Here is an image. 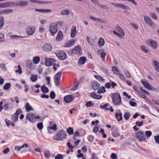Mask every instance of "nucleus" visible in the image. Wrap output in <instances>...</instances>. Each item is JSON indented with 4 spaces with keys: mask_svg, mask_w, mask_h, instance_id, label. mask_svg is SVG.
<instances>
[{
    "mask_svg": "<svg viewBox=\"0 0 159 159\" xmlns=\"http://www.w3.org/2000/svg\"><path fill=\"white\" fill-rule=\"evenodd\" d=\"M112 102L116 106L120 105L122 104L121 96L119 93L111 94Z\"/></svg>",
    "mask_w": 159,
    "mask_h": 159,
    "instance_id": "f257e3e1",
    "label": "nucleus"
},
{
    "mask_svg": "<svg viewBox=\"0 0 159 159\" xmlns=\"http://www.w3.org/2000/svg\"><path fill=\"white\" fill-rule=\"evenodd\" d=\"M67 134L63 130L58 131L54 136L55 140L60 141L66 138Z\"/></svg>",
    "mask_w": 159,
    "mask_h": 159,
    "instance_id": "f03ea898",
    "label": "nucleus"
},
{
    "mask_svg": "<svg viewBox=\"0 0 159 159\" xmlns=\"http://www.w3.org/2000/svg\"><path fill=\"white\" fill-rule=\"evenodd\" d=\"M116 30L118 33L115 30H113V32L114 34L117 37L120 38H122L125 36V34L124 32L120 26H116Z\"/></svg>",
    "mask_w": 159,
    "mask_h": 159,
    "instance_id": "7ed1b4c3",
    "label": "nucleus"
},
{
    "mask_svg": "<svg viewBox=\"0 0 159 159\" xmlns=\"http://www.w3.org/2000/svg\"><path fill=\"white\" fill-rule=\"evenodd\" d=\"M40 118L39 116H36L35 114L32 112L29 113L26 116V119L32 123L36 122V119H39Z\"/></svg>",
    "mask_w": 159,
    "mask_h": 159,
    "instance_id": "20e7f679",
    "label": "nucleus"
},
{
    "mask_svg": "<svg viewBox=\"0 0 159 159\" xmlns=\"http://www.w3.org/2000/svg\"><path fill=\"white\" fill-rule=\"evenodd\" d=\"M146 43L153 49H156L158 47V44L156 40H153L152 39H148L146 41Z\"/></svg>",
    "mask_w": 159,
    "mask_h": 159,
    "instance_id": "39448f33",
    "label": "nucleus"
},
{
    "mask_svg": "<svg viewBox=\"0 0 159 159\" xmlns=\"http://www.w3.org/2000/svg\"><path fill=\"white\" fill-rule=\"evenodd\" d=\"M55 53L60 60H64L66 57V54L63 51H57Z\"/></svg>",
    "mask_w": 159,
    "mask_h": 159,
    "instance_id": "423d86ee",
    "label": "nucleus"
},
{
    "mask_svg": "<svg viewBox=\"0 0 159 159\" xmlns=\"http://www.w3.org/2000/svg\"><path fill=\"white\" fill-rule=\"evenodd\" d=\"M62 75V72H59L55 75L54 77V81L56 86L59 85L61 80V77Z\"/></svg>",
    "mask_w": 159,
    "mask_h": 159,
    "instance_id": "0eeeda50",
    "label": "nucleus"
},
{
    "mask_svg": "<svg viewBox=\"0 0 159 159\" xmlns=\"http://www.w3.org/2000/svg\"><path fill=\"white\" fill-rule=\"evenodd\" d=\"M136 138L141 142L145 141L146 140V137L145 134L143 131H139L136 134Z\"/></svg>",
    "mask_w": 159,
    "mask_h": 159,
    "instance_id": "6e6552de",
    "label": "nucleus"
},
{
    "mask_svg": "<svg viewBox=\"0 0 159 159\" xmlns=\"http://www.w3.org/2000/svg\"><path fill=\"white\" fill-rule=\"evenodd\" d=\"M143 17L144 20L148 25L152 27H155V23L152 21L149 16H145Z\"/></svg>",
    "mask_w": 159,
    "mask_h": 159,
    "instance_id": "1a4fd4ad",
    "label": "nucleus"
},
{
    "mask_svg": "<svg viewBox=\"0 0 159 159\" xmlns=\"http://www.w3.org/2000/svg\"><path fill=\"white\" fill-rule=\"evenodd\" d=\"M49 29L50 32L53 36L57 33L58 30V28L57 26V25L53 23H52L50 25Z\"/></svg>",
    "mask_w": 159,
    "mask_h": 159,
    "instance_id": "9d476101",
    "label": "nucleus"
},
{
    "mask_svg": "<svg viewBox=\"0 0 159 159\" xmlns=\"http://www.w3.org/2000/svg\"><path fill=\"white\" fill-rule=\"evenodd\" d=\"M141 82L147 89L150 90H152L153 89V87L148 83L146 80L144 79H141Z\"/></svg>",
    "mask_w": 159,
    "mask_h": 159,
    "instance_id": "9b49d317",
    "label": "nucleus"
},
{
    "mask_svg": "<svg viewBox=\"0 0 159 159\" xmlns=\"http://www.w3.org/2000/svg\"><path fill=\"white\" fill-rule=\"evenodd\" d=\"M141 82L147 89L150 90H152L153 89V87L148 83L146 80L144 79H141Z\"/></svg>",
    "mask_w": 159,
    "mask_h": 159,
    "instance_id": "f8f14e48",
    "label": "nucleus"
},
{
    "mask_svg": "<svg viewBox=\"0 0 159 159\" xmlns=\"http://www.w3.org/2000/svg\"><path fill=\"white\" fill-rule=\"evenodd\" d=\"M141 82L147 89L150 90H152L153 89V87L148 83L146 80L144 79H141Z\"/></svg>",
    "mask_w": 159,
    "mask_h": 159,
    "instance_id": "ddd939ff",
    "label": "nucleus"
},
{
    "mask_svg": "<svg viewBox=\"0 0 159 159\" xmlns=\"http://www.w3.org/2000/svg\"><path fill=\"white\" fill-rule=\"evenodd\" d=\"M141 82L147 89L150 90H152L153 89V87L148 83L146 80L144 79H141Z\"/></svg>",
    "mask_w": 159,
    "mask_h": 159,
    "instance_id": "4468645a",
    "label": "nucleus"
},
{
    "mask_svg": "<svg viewBox=\"0 0 159 159\" xmlns=\"http://www.w3.org/2000/svg\"><path fill=\"white\" fill-rule=\"evenodd\" d=\"M111 3L116 7H120L123 9L129 10L130 9V8L128 6L124 4L112 2H111Z\"/></svg>",
    "mask_w": 159,
    "mask_h": 159,
    "instance_id": "2eb2a0df",
    "label": "nucleus"
},
{
    "mask_svg": "<svg viewBox=\"0 0 159 159\" xmlns=\"http://www.w3.org/2000/svg\"><path fill=\"white\" fill-rule=\"evenodd\" d=\"M35 30V27L32 26H29L26 28V33L29 35H32L34 33Z\"/></svg>",
    "mask_w": 159,
    "mask_h": 159,
    "instance_id": "dca6fc26",
    "label": "nucleus"
},
{
    "mask_svg": "<svg viewBox=\"0 0 159 159\" xmlns=\"http://www.w3.org/2000/svg\"><path fill=\"white\" fill-rule=\"evenodd\" d=\"M45 65L48 66L52 65L55 62V60L52 58H45Z\"/></svg>",
    "mask_w": 159,
    "mask_h": 159,
    "instance_id": "f3484780",
    "label": "nucleus"
},
{
    "mask_svg": "<svg viewBox=\"0 0 159 159\" xmlns=\"http://www.w3.org/2000/svg\"><path fill=\"white\" fill-rule=\"evenodd\" d=\"M43 50L46 52H50L52 49V46L48 43L45 44L42 47Z\"/></svg>",
    "mask_w": 159,
    "mask_h": 159,
    "instance_id": "a211bd4d",
    "label": "nucleus"
},
{
    "mask_svg": "<svg viewBox=\"0 0 159 159\" xmlns=\"http://www.w3.org/2000/svg\"><path fill=\"white\" fill-rule=\"evenodd\" d=\"M82 49L79 45L76 46L72 50L73 53L80 55L82 53Z\"/></svg>",
    "mask_w": 159,
    "mask_h": 159,
    "instance_id": "6ab92c4d",
    "label": "nucleus"
},
{
    "mask_svg": "<svg viewBox=\"0 0 159 159\" xmlns=\"http://www.w3.org/2000/svg\"><path fill=\"white\" fill-rule=\"evenodd\" d=\"M57 129V125L56 124L53 123L52 124H51L49 125L48 128V132L49 133H52L51 130H53L55 131H56Z\"/></svg>",
    "mask_w": 159,
    "mask_h": 159,
    "instance_id": "aec40b11",
    "label": "nucleus"
},
{
    "mask_svg": "<svg viewBox=\"0 0 159 159\" xmlns=\"http://www.w3.org/2000/svg\"><path fill=\"white\" fill-rule=\"evenodd\" d=\"M76 26L75 25H73L71 28V38H75L77 33L76 30Z\"/></svg>",
    "mask_w": 159,
    "mask_h": 159,
    "instance_id": "412c9836",
    "label": "nucleus"
},
{
    "mask_svg": "<svg viewBox=\"0 0 159 159\" xmlns=\"http://www.w3.org/2000/svg\"><path fill=\"white\" fill-rule=\"evenodd\" d=\"M6 7H14L18 6V2H5Z\"/></svg>",
    "mask_w": 159,
    "mask_h": 159,
    "instance_id": "4be33fe9",
    "label": "nucleus"
},
{
    "mask_svg": "<svg viewBox=\"0 0 159 159\" xmlns=\"http://www.w3.org/2000/svg\"><path fill=\"white\" fill-rule=\"evenodd\" d=\"M89 18L93 21H97L100 23H105V21L101 18H99L97 17H93L92 16H91L89 17Z\"/></svg>",
    "mask_w": 159,
    "mask_h": 159,
    "instance_id": "5701e85b",
    "label": "nucleus"
},
{
    "mask_svg": "<svg viewBox=\"0 0 159 159\" xmlns=\"http://www.w3.org/2000/svg\"><path fill=\"white\" fill-rule=\"evenodd\" d=\"M73 98L71 95H67L65 96L64 98V101L67 103H70L72 101Z\"/></svg>",
    "mask_w": 159,
    "mask_h": 159,
    "instance_id": "b1692460",
    "label": "nucleus"
},
{
    "mask_svg": "<svg viewBox=\"0 0 159 159\" xmlns=\"http://www.w3.org/2000/svg\"><path fill=\"white\" fill-rule=\"evenodd\" d=\"M153 65L155 70L157 72H159V63L156 60L154 61H153Z\"/></svg>",
    "mask_w": 159,
    "mask_h": 159,
    "instance_id": "393cba45",
    "label": "nucleus"
},
{
    "mask_svg": "<svg viewBox=\"0 0 159 159\" xmlns=\"http://www.w3.org/2000/svg\"><path fill=\"white\" fill-rule=\"evenodd\" d=\"M87 59L85 57H81L78 61V63L80 65H82L84 64L86 61Z\"/></svg>",
    "mask_w": 159,
    "mask_h": 159,
    "instance_id": "a878e982",
    "label": "nucleus"
},
{
    "mask_svg": "<svg viewBox=\"0 0 159 159\" xmlns=\"http://www.w3.org/2000/svg\"><path fill=\"white\" fill-rule=\"evenodd\" d=\"M29 145L28 144L25 143L24 144L22 145L21 146H16L15 147V149L17 151H19L21 150V149L25 147L28 148Z\"/></svg>",
    "mask_w": 159,
    "mask_h": 159,
    "instance_id": "bb28decb",
    "label": "nucleus"
},
{
    "mask_svg": "<svg viewBox=\"0 0 159 159\" xmlns=\"http://www.w3.org/2000/svg\"><path fill=\"white\" fill-rule=\"evenodd\" d=\"M25 108L26 111L27 112H29L31 111H33V109L32 107L28 102L26 103L25 105Z\"/></svg>",
    "mask_w": 159,
    "mask_h": 159,
    "instance_id": "cd10ccee",
    "label": "nucleus"
},
{
    "mask_svg": "<svg viewBox=\"0 0 159 159\" xmlns=\"http://www.w3.org/2000/svg\"><path fill=\"white\" fill-rule=\"evenodd\" d=\"M75 42V40H74L69 41L65 43L64 47H70L74 45Z\"/></svg>",
    "mask_w": 159,
    "mask_h": 159,
    "instance_id": "c85d7f7f",
    "label": "nucleus"
},
{
    "mask_svg": "<svg viewBox=\"0 0 159 159\" xmlns=\"http://www.w3.org/2000/svg\"><path fill=\"white\" fill-rule=\"evenodd\" d=\"M63 38V33L61 31H59L58 33L56 39L57 41H60L62 40Z\"/></svg>",
    "mask_w": 159,
    "mask_h": 159,
    "instance_id": "c756f323",
    "label": "nucleus"
},
{
    "mask_svg": "<svg viewBox=\"0 0 159 159\" xmlns=\"http://www.w3.org/2000/svg\"><path fill=\"white\" fill-rule=\"evenodd\" d=\"M112 135L114 137H117L120 135V133L117 129H116L113 131Z\"/></svg>",
    "mask_w": 159,
    "mask_h": 159,
    "instance_id": "7c9ffc66",
    "label": "nucleus"
},
{
    "mask_svg": "<svg viewBox=\"0 0 159 159\" xmlns=\"http://www.w3.org/2000/svg\"><path fill=\"white\" fill-rule=\"evenodd\" d=\"M91 96L92 98L97 99H100L102 98V96L97 95L94 93L91 94Z\"/></svg>",
    "mask_w": 159,
    "mask_h": 159,
    "instance_id": "2f4dec72",
    "label": "nucleus"
},
{
    "mask_svg": "<svg viewBox=\"0 0 159 159\" xmlns=\"http://www.w3.org/2000/svg\"><path fill=\"white\" fill-rule=\"evenodd\" d=\"M100 52H101L100 55L103 61H104L105 57L106 55V53L104 52L103 50V49L99 50L98 51V53Z\"/></svg>",
    "mask_w": 159,
    "mask_h": 159,
    "instance_id": "473e14b6",
    "label": "nucleus"
},
{
    "mask_svg": "<svg viewBox=\"0 0 159 159\" xmlns=\"http://www.w3.org/2000/svg\"><path fill=\"white\" fill-rule=\"evenodd\" d=\"M18 2V6L20 7H24L28 5V3L27 1H20Z\"/></svg>",
    "mask_w": 159,
    "mask_h": 159,
    "instance_id": "72a5a7b5",
    "label": "nucleus"
},
{
    "mask_svg": "<svg viewBox=\"0 0 159 159\" xmlns=\"http://www.w3.org/2000/svg\"><path fill=\"white\" fill-rule=\"evenodd\" d=\"M115 117L118 121H120L122 119V114L121 113H116L115 114Z\"/></svg>",
    "mask_w": 159,
    "mask_h": 159,
    "instance_id": "f704fd0d",
    "label": "nucleus"
},
{
    "mask_svg": "<svg viewBox=\"0 0 159 159\" xmlns=\"http://www.w3.org/2000/svg\"><path fill=\"white\" fill-rule=\"evenodd\" d=\"M99 84L97 82H94L93 83L92 87L94 90H96L99 88Z\"/></svg>",
    "mask_w": 159,
    "mask_h": 159,
    "instance_id": "c9c22d12",
    "label": "nucleus"
},
{
    "mask_svg": "<svg viewBox=\"0 0 159 159\" xmlns=\"http://www.w3.org/2000/svg\"><path fill=\"white\" fill-rule=\"evenodd\" d=\"M35 11L44 13H48L51 12L52 11V10L50 9H35Z\"/></svg>",
    "mask_w": 159,
    "mask_h": 159,
    "instance_id": "e433bc0d",
    "label": "nucleus"
},
{
    "mask_svg": "<svg viewBox=\"0 0 159 159\" xmlns=\"http://www.w3.org/2000/svg\"><path fill=\"white\" fill-rule=\"evenodd\" d=\"M4 19L2 16H0V29H2L4 24Z\"/></svg>",
    "mask_w": 159,
    "mask_h": 159,
    "instance_id": "4c0bfd02",
    "label": "nucleus"
},
{
    "mask_svg": "<svg viewBox=\"0 0 159 159\" xmlns=\"http://www.w3.org/2000/svg\"><path fill=\"white\" fill-rule=\"evenodd\" d=\"M41 90L43 93H47L49 91L48 89L44 86H42L41 87Z\"/></svg>",
    "mask_w": 159,
    "mask_h": 159,
    "instance_id": "58836bf2",
    "label": "nucleus"
},
{
    "mask_svg": "<svg viewBox=\"0 0 159 159\" xmlns=\"http://www.w3.org/2000/svg\"><path fill=\"white\" fill-rule=\"evenodd\" d=\"M70 13V11L68 9L63 10L61 11V14L62 15H67Z\"/></svg>",
    "mask_w": 159,
    "mask_h": 159,
    "instance_id": "ea45409f",
    "label": "nucleus"
},
{
    "mask_svg": "<svg viewBox=\"0 0 159 159\" xmlns=\"http://www.w3.org/2000/svg\"><path fill=\"white\" fill-rule=\"evenodd\" d=\"M112 70L113 71V73L115 74L118 75L119 73V71L117 69V68L116 66H113L112 67Z\"/></svg>",
    "mask_w": 159,
    "mask_h": 159,
    "instance_id": "a19ab883",
    "label": "nucleus"
},
{
    "mask_svg": "<svg viewBox=\"0 0 159 159\" xmlns=\"http://www.w3.org/2000/svg\"><path fill=\"white\" fill-rule=\"evenodd\" d=\"M98 43L100 46H102L104 45L105 40L103 38H100L98 41Z\"/></svg>",
    "mask_w": 159,
    "mask_h": 159,
    "instance_id": "79ce46f5",
    "label": "nucleus"
},
{
    "mask_svg": "<svg viewBox=\"0 0 159 159\" xmlns=\"http://www.w3.org/2000/svg\"><path fill=\"white\" fill-rule=\"evenodd\" d=\"M40 60V58L39 56L35 57H34L33 59V62L36 64H38Z\"/></svg>",
    "mask_w": 159,
    "mask_h": 159,
    "instance_id": "37998d69",
    "label": "nucleus"
},
{
    "mask_svg": "<svg viewBox=\"0 0 159 159\" xmlns=\"http://www.w3.org/2000/svg\"><path fill=\"white\" fill-rule=\"evenodd\" d=\"M18 116L15 113H14L11 116V119L15 122H16L18 120Z\"/></svg>",
    "mask_w": 159,
    "mask_h": 159,
    "instance_id": "c03bdc74",
    "label": "nucleus"
},
{
    "mask_svg": "<svg viewBox=\"0 0 159 159\" xmlns=\"http://www.w3.org/2000/svg\"><path fill=\"white\" fill-rule=\"evenodd\" d=\"M106 92L105 88L103 86L100 87L99 89L98 90V92L99 93H104Z\"/></svg>",
    "mask_w": 159,
    "mask_h": 159,
    "instance_id": "a18cd8bd",
    "label": "nucleus"
},
{
    "mask_svg": "<svg viewBox=\"0 0 159 159\" xmlns=\"http://www.w3.org/2000/svg\"><path fill=\"white\" fill-rule=\"evenodd\" d=\"M31 80L33 82H35L38 79L37 75H32L30 77Z\"/></svg>",
    "mask_w": 159,
    "mask_h": 159,
    "instance_id": "49530a36",
    "label": "nucleus"
},
{
    "mask_svg": "<svg viewBox=\"0 0 159 159\" xmlns=\"http://www.w3.org/2000/svg\"><path fill=\"white\" fill-rule=\"evenodd\" d=\"M130 116V114L129 112H126L124 114V117L125 120H127L129 119Z\"/></svg>",
    "mask_w": 159,
    "mask_h": 159,
    "instance_id": "de8ad7c7",
    "label": "nucleus"
},
{
    "mask_svg": "<svg viewBox=\"0 0 159 159\" xmlns=\"http://www.w3.org/2000/svg\"><path fill=\"white\" fill-rule=\"evenodd\" d=\"M30 1L32 2L37 3L41 4L48 3V2L39 1L38 0H30Z\"/></svg>",
    "mask_w": 159,
    "mask_h": 159,
    "instance_id": "09e8293b",
    "label": "nucleus"
},
{
    "mask_svg": "<svg viewBox=\"0 0 159 159\" xmlns=\"http://www.w3.org/2000/svg\"><path fill=\"white\" fill-rule=\"evenodd\" d=\"M67 132L70 135L74 133V130L72 127H69L67 129Z\"/></svg>",
    "mask_w": 159,
    "mask_h": 159,
    "instance_id": "8fccbe9b",
    "label": "nucleus"
},
{
    "mask_svg": "<svg viewBox=\"0 0 159 159\" xmlns=\"http://www.w3.org/2000/svg\"><path fill=\"white\" fill-rule=\"evenodd\" d=\"M94 77L100 82H103L104 80L103 78L100 76L95 75Z\"/></svg>",
    "mask_w": 159,
    "mask_h": 159,
    "instance_id": "3c124183",
    "label": "nucleus"
},
{
    "mask_svg": "<svg viewBox=\"0 0 159 159\" xmlns=\"http://www.w3.org/2000/svg\"><path fill=\"white\" fill-rule=\"evenodd\" d=\"M142 98L145 99L146 98V96L144 93L141 91H139L138 93Z\"/></svg>",
    "mask_w": 159,
    "mask_h": 159,
    "instance_id": "603ef678",
    "label": "nucleus"
},
{
    "mask_svg": "<svg viewBox=\"0 0 159 159\" xmlns=\"http://www.w3.org/2000/svg\"><path fill=\"white\" fill-rule=\"evenodd\" d=\"M44 155L46 158H49L50 156V152L49 151H46L44 152Z\"/></svg>",
    "mask_w": 159,
    "mask_h": 159,
    "instance_id": "864d4df0",
    "label": "nucleus"
},
{
    "mask_svg": "<svg viewBox=\"0 0 159 159\" xmlns=\"http://www.w3.org/2000/svg\"><path fill=\"white\" fill-rule=\"evenodd\" d=\"M124 72L125 74V75L126 77L127 78H130L131 77V75L129 72L127 70H124Z\"/></svg>",
    "mask_w": 159,
    "mask_h": 159,
    "instance_id": "5fc2aeb1",
    "label": "nucleus"
},
{
    "mask_svg": "<svg viewBox=\"0 0 159 159\" xmlns=\"http://www.w3.org/2000/svg\"><path fill=\"white\" fill-rule=\"evenodd\" d=\"M11 86V84L10 83H6L3 87V89H9Z\"/></svg>",
    "mask_w": 159,
    "mask_h": 159,
    "instance_id": "6e6d98bb",
    "label": "nucleus"
},
{
    "mask_svg": "<svg viewBox=\"0 0 159 159\" xmlns=\"http://www.w3.org/2000/svg\"><path fill=\"white\" fill-rule=\"evenodd\" d=\"M88 140L91 142H93L94 140V136L92 135H89L88 137Z\"/></svg>",
    "mask_w": 159,
    "mask_h": 159,
    "instance_id": "4d7b16f0",
    "label": "nucleus"
},
{
    "mask_svg": "<svg viewBox=\"0 0 159 159\" xmlns=\"http://www.w3.org/2000/svg\"><path fill=\"white\" fill-rule=\"evenodd\" d=\"M93 105L94 104L92 103V102L90 101L87 102L85 105L87 107H91L93 106Z\"/></svg>",
    "mask_w": 159,
    "mask_h": 159,
    "instance_id": "13d9d810",
    "label": "nucleus"
},
{
    "mask_svg": "<svg viewBox=\"0 0 159 159\" xmlns=\"http://www.w3.org/2000/svg\"><path fill=\"white\" fill-rule=\"evenodd\" d=\"M37 127L40 130H41L42 129L43 127V125L42 123L40 122L38 123L37 124Z\"/></svg>",
    "mask_w": 159,
    "mask_h": 159,
    "instance_id": "bf43d9fd",
    "label": "nucleus"
},
{
    "mask_svg": "<svg viewBox=\"0 0 159 159\" xmlns=\"http://www.w3.org/2000/svg\"><path fill=\"white\" fill-rule=\"evenodd\" d=\"M152 133L150 131H145V134L146 137L149 138L152 135Z\"/></svg>",
    "mask_w": 159,
    "mask_h": 159,
    "instance_id": "052dcab7",
    "label": "nucleus"
},
{
    "mask_svg": "<svg viewBox=\"0 0 159 159\" xmlns=\"http://www.w3.org/2000/svg\"><path fill=\"white\" fill-rule=\"evenodd\" d=\"M56 96L55 93L54 92L52 91L51 92L50 97L51 98L54 99Z\"/></svg>",
    "mask_w": 159,
    "mask_h": 159,
    "instance_id": "680f3d73",
    "label": "nucleus"
},
{
    "mask_svg": "<svg viewBox=\"0 0 159 159\" xmlns=\"http://www.w3.org/2000/svg\"><path fill=\"white\" fill-rule=\"evenodd\" d=\"M27 66L31 70H33L34 68V64L31 62L29 64H28L27 65Z\"/></svg>",
    "mask_w": 159,
    "mask_h": 159,
    "instance_id": "e2e57ef3",
    "label": "nucleus"
},
{
    "mask_svg": "<svg viewBox=\"0 0 159 159\" xmlns=\"http://www.w3.org/2000/svg\"><path fill=\"white\" fill-rule=\"evenodd\" d=\"M141 50L144 52L145 53H147L148 51V50L146 48V47L145 46L142 45L140 47Z\"/></svg>",
    "mask_w": 159,
    "mask_h": 159,
    "instance_id": "0e129e2a",
    "label": "nucleus"
},
{
    "mask_svg": "<svg viewBox=\"0 0 159 159\" xmlns=\"http://www.w3.org/2000/svg\"><path fill=\"white\" fill-rule=\"evenodd\" d=\"M0 68L2 70H7L6 66L4 63H2L0 64Z\"/></svg>",
    "mask_w": 159,
    "mask_h": 159,
    "instance_id": "69168bd1",
    "label": "nucleus"
},
{
    "mask_svg": "<svg viewBox=\"0 0 159 159\" xmlns=\"http://www.w3.org/2000/svg\"><path fill=\"white\" fill-rule=\"evenodd\" d=\"M5 40L4 35L3 34L0 33V42Z\"/></svg>",
    "mask_w": 159,
    "mask_h": 159,
    "instance_id": "338daca9",
    "label": "nucleus"
},
{
    "mask_svg": "<svg viewBox=\"0 0 159 159\" xmlns=\"http://www.w3.org/2000/svg\"><path fill=\"white\" fill-rule=\"evenodd\" d=\"M62 155L60 154H57L55 157V159H63Z\"/></svg>",
    "mask_w": 159,
    "mask_h": 159,
    "instance_id": "774afa93",
    "label": "nucleus"
}]
</instances>
